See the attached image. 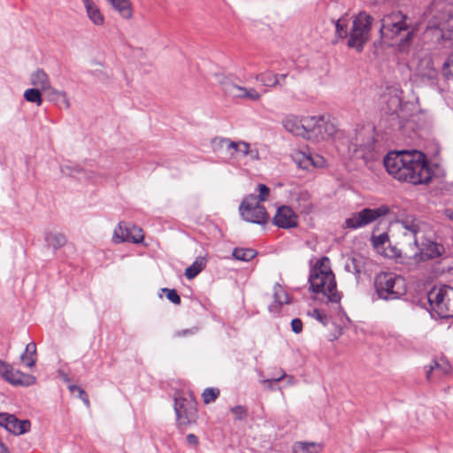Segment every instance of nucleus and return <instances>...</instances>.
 Listing matches in <instances>:
<instances>
[{"label":"nucleus","mask_w":453,"mask_h":453,"mask_svg":"<svg viewBox=\"0 0 453 453\" xmlns=\"http://www.w3.org/2000/svg\"><path fill=\"white\" fill-rule=\"evenodd\" d=\"M286 131L306 139L309 128L314 125V119L311 116L298 117L296 115H287L281 121Z\"/></svg>","instance_id":"obj_13"},{"label":"nucleus","mask_w":453,"mask_h":453,"mask_svg":"<svg viewBox=\"0 0 453 453\" xmlns=\"http://www.w3.org/2000/svg\"><path fill=\"white\" fill-rule=\"evenodd\" d=\"M417 75L424 81H433L436 79L437 71L434 66V61L430 56H425L418 61Z\"/></svg>","instance_id":"obj_20"},{"label":"nucleus","mask_w":453,"mask_h":453,"mask_svg":"<svg viewBox=\"0 0 453 453\" xmlns=\"http://www.w3.org/2000/svg\"><path fill=\"white\" fill-rule=\"evenodd\" d=\"M372 17L365 12H360L353 20L349 31L348 46L361 51L364 45L369 41Z\"/></svg>","instance_id":"obj_6"},{"label":"nucleus","mask_w":453,"mask_h":453,"mask_svg":"<svg viewBox=\"0 0 453 453\" xmlns=\"http://www.w3.org/2000/svg\"><path fill=\"white\" fill-rule=\"evenodd\" d=\"M0 426L14 435H20L30 430L31 423L27 419L19 420L12 414L1 412Z\"/></svg>","instance_id":"obj_17"},{"label":"nucleus","mask_w":453,"mask_h":453,"mask_svg":"<svg viewBox=\"0 0 453 453\" xmlns=\"http://www.w3.org/2000/svg\"><path fill=\"white\" fill-rule=\"evenodd\" d=\"M450 365L444 358L434 360L429 369L426 371V378L427 380H430L433 373H436L438 375L448 374L450 372Z\"/></svg>","instance_id":"obj_24"},{"label":"nucleus","mask_w":453,"mask_h":453,"mask_svg":"<svg viewBox=\"0 0 453 453\" xmlns=\"http://www.w3.org/2000/svg\"><path fill=\"white\" fill-rule=\"evenodd\" d=\"M44 93L49 101L55 104H62L66 109L70 107V102L65 91L58 90L50 85V88H47Z\"/></svg>","instance_id":"obj_23"},{"label":"nucleus","mask_w":453,"mask_h":453,"mask_svg":"<svg viewBox=\"0 0 453 453\" xmlns=\"http://www.w3.org/2000/svg\"><path fill=\"white\" fill-rule=\"evenodd\" d=\"M257 190L259 193L257 201H259V203H260V202H264V201L267 200L269 194H270V188L265 184H258Z\"/></svg>","instance_id":"obj_41"},{"label":"nucleus","mask_w":453,"mask_h":453,"mask_svg":"<svg viewBox=\"0 0 453 453\" xmlns=\"http://www.w3.org/2000/svg\"><path fill=\"white\" fill-rule=\"evenodd\" d=\"M431 309L439 317L453 318V288L448 285L434 286L427 294Z\"/></svg>","instance_id":"obj_5"},{"label":"nucleus","mask_w":453,"mask_h":453,"mask_svg":"<svg viewBox=\"0 0 453 453\" xmlns=\"http://www.w3.org/2000/svg\"><path fill=\"white\" fill-rule=\"evenodd\" d=\"M374 285L378 296L384 300L398 299L406 293L404 279L393 273H379Z\"/></svg>","instance_id":"obj_4"},{"label":"nucleus","mask_w":453,"mask_h":453,"mask_svg":"<svg viewBox=\"0 0 453 453\" xmlns=\"http://www.w3.org/2000/svg\"><path fill=\"white\" fill-rule=\"evenodd\" d=\"M112 242L116 244L122 242L141 243L142 242V228L130 226L125 222H120L114 228L112 234Z\"/></svg>","instance_id":"obj_15"},{"label":"nucleus","mask_w":453,"mask_h":453,"mask_svg":"<svg viewBox=\"0 0 453 453\" xmlns=\"http://www.w3.org/2000/svg\"><path fill=\"white\" fill-rule=\"evenodd\" d=\"M212 145L216 150H226L231 158H235L238 156L250 155L251 158H258L257 150H250V145L246 142H233L228 138H214Z\"/></svg>","instance_id":"obj_10"},{"label":"nucleus","mask_w":453,"mask_h":453,"mask_svg":"<svg viewBox=\"0 0 453 453\" xmlns=\"http://www.w3.org/2000/svg\"><path fill=\"white\" fill-rule=\"evenodd\" d=\"M187 442L191 446L196 447L198 445V438L195 434H189L187 435Z\"/></svg>","instance_id":"obj_46"},{"label":"nucleus","mask_w":453,"mask_h":453,"mask_svg":"<svg viewBox=\"0 0 453 453\" xmlns=\"http://www.w3.org/2000/svg\"><path fill=\"white\" fill-rule=\"evenodd\" d=\"M322 445L316 442L299 441L294 444V453H319L322 450Z\"/></svg>","instance_id":"obj_26"},{"label":"nucleus","mask_w":453,"mask_h":453,"mask_svg":"<svg viewBox=\"0 0 453 453\" xmlns=\"http://www.w3.org/2000/svg\"><path fill=\"white\" fill-rule=\"evenodd\" d=\"M79 388H81V387H79V386L73 385V384L68 385V389L70 390L71 393H74V392L78 393Z\"/></svg>","instance_id":"obj_52"},{"label":"nucleus","mask_w":453,"mask_h":453,"mask_svg":"<svg viewBox=\"0 0 453 453\" xmlns=\"http://www.w3.org/2000/svg\"><path fill=\"white\" fill-rule=\"evenodd\" d=\"M174 402V409L180 425L187 426L194 423L197 418V411L194 401L175 397Z\"/></svg>","instance_id":"obj_14"},{"label":"nucleus","mask_w":453,"mask_h":453,"mask_svg":"<svg viewBox=\"0 0 453 453\" xmlns=\"http://www.w3.org/2000/svg\"><path fill=\"white\" fill-rule=\"evenodd\" d=\"M384 165L395 179L413 185L428 184L434 174L426 156L416 150L391 151Z\"/></svg>","instance_id":"obj_1"},{"label":"nucleus","mask_w":453,"mask_h":453,"mask_svg":"<svg viewBox=\"0 0 453 453\" xmlns=\"http://www.w3.org/2000/svg\"><path fill=\"white\" fill-rule=\"evenodd\" d=\"M387 205H381L378 208H365L358 212L352 213L344 222V227L349 229H357L364 227L379 218L387 215L389 212Z\"/></svg>","instance_id":"obj_8"},{"label":"nucleus","mask_w":453,"mask_h":453,"mask_svg":"<svg viewBox=\"0 0 453 453\" xmlns=\"http://www.w3.org/2000/svg\"><path fill=\"white\" fill-rule=\"evenodd\" d=\"M78 396L79 398L84 403V404L88 407L89 406V399H88V396L87 395V393L85 392L84 389H82L81 388H79L78 390Z\"/></svg>","instance_id":"obj_44"},{"label":"nucleus","mask_w":453,"mask_h":453,"mask_svg":"<svg viewBox=\"0 0 453 453\" xmlns=\"http://www.w3.org/2000/svg\"><path fill=\"white\" fill-rule=\"evenodd\" d=\"M397 223L405 230L404 235H411L414 237V243L416 246L419 245V235L426 236L432 232L430 226L426 222L418 219L414 215H406L399 219Z\"/></svg>","instance_id":"obj_11"},{"label":"nucleus","mask_w":453,"mask_h":453,"mask_svg":"<svg viewBox=\"0 0 453 453\" xmlns=\"http://www.w3.org/2000/svg\"><path fill=\"white\" fill-rule=\"evenodd\" d=\"M162 291L165 294L166 298L174 304L180 303V297L175 289L163 288Z\"/></svg>","instance_id":"obj_40"},{"label":"nucleus","mask_w":453,"mask_h":453,"mask_svg":"<svg viewBox=\"0 0 453 453\" xmlns=\"http://www.w3.org/2000/svg\"><path fill=\"white\" fill-rule=\"evenodd\" d=\"M20 361L28 368L35 365L37 360L36 345L35 342H29L25 349V351L20 356Z\"/></svg>","instance_id":"obj_25"},{"label":"nucleus","mask_w":453,"mask_h":453,"mask_svg":"<svg viewBox=\"0 0 453 453\" xmlns=\"http://www.w3.org/2000/svg\"><path fill=\"white\" fill-rule=\"evenodd\" d=\"M273 223L278 227L284 229L296 227L298 225V217L290 207L282 205L278 208L273 217Z\"/></svg>","instance_id":"obj_18"},{"label":"nucleus","mask_w":453,"mask_h":453,"mask_svg":"<svg viewBox=\"0 0 453 453\" xmlns=\"http://www.w3.org/2000/svg\"><path fill=\"white\" fill-rule=\"evenodd\" d=\"M196 331H197V328L196 327H193V328H190V329H185V330L178 331V332H176L175 335L178 336V337L188 336V335L194 334Z\"/></svg>","instance_id":"obj_45"},{"label":"nucleus","mask_w":453,"mask_h":453,"mask_svg":"<svg viewBox=\"0 0 453 453\" xmlns=\"http://www.w3.org/2000/svg\"><path fill=\"white\" fill-rule=\"evenodd\" d=\"M292 331L296 334H300L303 330V322L299 319H294L291 321Z\"/></svg>","instance_id":"obj_43"},{"label":"nucleus","mask_w":453,"mask_h":453,"mask_svg":"<svg viewBox=\"0 0 453 453\" xmlns=\"http://www.w3.org/2000/svg\"><path fill=\"white\" fill-rule=\"evenodd\" d=\"M41 91L42 90L38 88H32L25 90L23 96L27 102L35 104L37 106H40L42 104Z\"/></svg>","instance_id":"obj_33"},{"label":"nucleus","mask_w":453,"mask_h":453,"mask_svg":"<svg viewBox=\"0 0 453 453\" xmlns=\"http://www.w3.org/2000/svg\"><path fill=\"white\" fill-rule=\"evenodd\" d=\"M114 10L123 18L129 19L132 16V10L128 0H107Z\"/></svg>","instance_id":"obj_27"},{"label":"nucleus","mask_w":453,"mask_h":453,"mask_svg":"<svg viewBox=\"0 0 453 453\" xmlns=\"http://www.w3.org/2000/svg\"><path fill=\"white\" fill-rule=\"evenodd\" d=\"M226 90L234 97L240 99H248L250 101H259L261 95L253 88H245L234 83H226Z\"/></svg>","instance_id":"obj_19"},{"label":"nucleus","mask_w":453,"mask_h":453,"mask_svg":"<svg viewBox=\"0 0 453 453\" xmlns=\"http://www.w3.org/2000/svg\"><path fill=\"white\" fill-rule=\"evenodd\" d=\"M295 160L302 169H308L309 166L312 165V157L311 155L298 153L296 154Z\"/></svg>","instance_id":"obj_35"},{"label":"nucleus","mask_w":453,"mask_h":453,"mask_svg":"<svg viewBox=\"0 0 453 453\" xmlns=\"http://www.w3.org/2000/svg\"><path fill=\"white\" fill-rule=\"evenodd\" d=\"M380 36L384 40H395L401 35L398 49L405 50L414 35V28L410 18L400 11L392 12L381 19Z\"/></svg>","instance_id":"obj_3"},{"label":"nucleus","mask_w":453,"mask_h":453,"mask_svg":"<svg viewBox=\"0 0 453 453\" xmlns=\"http://www.w3.org/2000/svg\"><path fill=\"white\" fill-rule=\"evenodd\" d=\"M87 16L89 20L96 26H103L104 23V17L102 14L97 4L92 1L84 5Z\"/></svg>","instance_id":"obj_22"},{"label":"nucleus","mask_w":453,"mask_h":453,"mask_svg":"<svg viewBox=\"0 0 453 453\" xmlns=\"http://www.w3.org/2000/svg\"><path fill=\"white\" fill-rule=\"evenodd\" d=\"M31 85L35 88H38L42 91H45L50 88V81L48 74L42 69H37L30 74L29 78Z\"/></svg>","instance_id":"obj_21"},{"label":"nucleus","mask_w":453,"mask_h":453,"mask_svg":"<svg viewBox=\"0 0 453 453\" xmlns=\"http://www.w3.org/2000/svg\"><path fill=\"white\" fill-rule=\"evenodd\" d=\"M206 261L203 257H198L190 266L186 268L185 276L188 280L196 277L205 267Z\"/></svg>","instance_id":"obj_28"},{"label":"nucleus","mask_w":453,"mask_h":453,"mask_svg":"<svg viewBox=\"0 0 453 453\" xmlns=\"http://www.w3.org/2000/svg\"><path fill=\"white\" fill-rule=\"evenodd\" d=\"M0 453H10L8 448L3 442L0 445Z\"/></svg>","instance_id":"obj_53"},{"label":"nucleus","mask_w":453,"mask_h":453,"mask_svg":"<svg viewBox=\"0 0 453 453\" xmlns=\"http://www.w3.org/2000/svg\"><path fill=\"white\" fill-rule=\"evenodd\" d=\"M334 24L336 35L340 38H345L348 35L347 22L344 19H339Z\"/></svg>","instance_id":"obj_38"},{"label":"nucleus","mask_w":453,"mask_h":453,"mask_svg":"<svg viewBox=\"0 0 453 453\" xmlns=\"http://www.w3.org/2000/svg\"><path fill=\"white\" fill-rule=\"evenodd\" d=\"M324 164L323 157L319 156L312 157V165L315 167H321Z\"/></svg>","instance_id":"obj_47"},{"label":"nucleus","mask_w":453,"mask_h":453,"mask_svg":"<svg viewBox=\"0 0 453 453\" xmlns=\"http://www.w3.org/2000/svg\"><path fill=\"white\" fill-rule=\"evenodd\" d=\"M0 377L14 386H31L36 381L35 376L15 370L10 364L0 360Z\"/></svg>","instance_id":"obj_12"},{"label":"nucleus","mask_w":453,"mask_h":453,"mask_svg":"<svg viewBox=\"0 0 453 453\" xmlns=\"http://www.w3.org/2000/svg\"><path fill=\"white\" fill-rule=\"evenodd\" d=\"M311 119H314V125L309 128L307 140L321 142L337 140L342 136V133L328 118L323 115H314L311 116Z\"/></svg>","instance_id":"obj_7"},{"label":"nucleus","mask_w":453,"mask_h":453,"mask_svg":"<svg viewBox=\"0 0 453 453\" xmlns=\"http://www.w3.org/2000/svg\"><path fill=\"white\" fill-rule=\"evenodd\" d=\"M373 246L380 251V249H384L386 244H389V238L387 234H380L377 236L372 237Z\"/></svg>","instance_id":"obj_36"},{"label":"nucleus","mask_w":453,"mask_h":453,"mask_svg":"<svg viewBox=\"0 0 453 453\" xmlns=\"http://www.w3.org/2000/svg\"><path fill=\"white\" fill-rule=\"evenodd\" d=\"M92 1L93 0H82L84 5L87 4L88 3L92 2Z\"/></svg>","instance_id":"obj_55"},{"label":"nucleus","mask_w":453,"mask_h":453,"mask_svg":"<svg viewBox=\"0 0 453 453\" xmlns=\"http://www.w3.org/2000/svg\"><path fill=\"white\" fill-rule=\"evenodd\" d=\"M285 376H286L285 372H282L279 377L266 380L265 381L266 382H271V381L278 382V381H280Z\"/></svg>","instance_id":"obj_48"},{"label":"nucleus","mask_w":453,"mask_h":453,"mask_svg":"<svg viewBox=\"0 0 453 453\" xmlns=\"http://www.w3.org/2000/svg\"><path fill=\"white\" fill-rule=\"evenodd\" d=\"M231 412L234 415V418L237 420H242L248 417V409L242 405H237L231 408Z\"/></svg>","instance_id":"obj_39"},{"label":"nucleus","mask_w":453,"mask_h":453,"mask_svg":"<svg viewBox=\"0 0 453 453\" xmlns=\"http://www.w3.org/2000/svg\"><path fill=\"white\" fill-rule=\"evenodd\" d=\"M257 254L253 249L235 248L232 255L236 260L248 262L253 259Z\"/></svg>","instance_id":"obj_31"},{"label":"nucleus","mask_w":453,"mask_h":453,"mask_svg":"<svg viewBox=\"0 0 453 453\" xmlns=\"http://www.w3.org/2000/svg\"><path fill=\"white\" fill-rule=\"evenodd\" d=\"M79 388H81V387H79V386L73 385V384L68 385V389L70 390L71 393H74V392L78 393Z\"/></svg>","instance_id":"obj_51"},{"label":"nucleus","mask_w":453,"mask_h":453,"mask_svg":"<svg viewBox=\"0 0 453 453\" xmlns=\"http://www.w3.org/2000/svg\"><path fill=\"white\" fill-rule=\"evenodd\" d=\"M240 213L246 221L255 224H265L268 219L265 208L257 201V196L250 195L245 197L240 205Z\"/></svg>","instance_id":"obj_9"},{"label":"nucleus","mask_w":453,"mask_h":453,"mask_svg":"<svg viewBox=\"0 0 453 453\" xmlns=\"http://www.w3.org/2000/svg\"><path fill=\"white\" fill-rule=\"evenodd\" d=\"M449 218L453 220V211L450 212Z\"/></svg>","instance_id":"obj_56"},{"label":"nucleus","mask_w":453,"mask_h":453,"mask_svg":"<svg viewBox=\"0 0 453 453\" xmlns=\"http://www.w3.org/2000/svg\"><path fill=\"white\" fill-rule=\"evenodd\" d=\"M427 236H420L419 245L417 246L419 251L414 256L418 262L439 257L445 250L441 244L432 242Z\"/></svg>","instance_id":"obj_16"},{"label":"nucleus","mask_w":453,"mask_h":453,"mask_svg":"<svg viewBox=\"0 0 453 453\" xmlns=\"http://www.w3.org/2000/svg\"><path fill=\"white\" fill-rule=\"evenodd\" d=\"M59 375H60V377L62 378V380L64 381L68 382V383L71 381V380L68 377V375L66 373H65L64 372L59 371Z\"/></svg>","instance_id":"obj_50"},{"label":"nucleus","mask_w":453,"mask_h":453,"mask_svg":"<svg viewBox=\"0 0 453 453\" xmlns=\"http://www.w3.org/2000/svg\"><path fill=\"white\" fill-rule=\"evenodd\" d=\"M453 65V55L449 56L448 59L443 64V68H448L449 66Z\"/></svg>","instance_id":"obj_49"},{"label":"nucleus","mask_w":453,"mask_h":453,"mask_svg":"<svg viewBox=\"0 0 453 453\" xmlns=\"http://www.w3.org/2000/svg\"><path fill=\"white\" fill-rule=\"evenodd\" d=\"M45 240L49 246L54 250H58L66 243V238L63 234L60 233H49L47 234Z\"/></svg>","instance_id":"obj_30"},{"label":"nucleus","mask_w":453,"mask_h":453,"mask_svg":"<svg viewBox=\"0 0 453 453\" xmlns=\"http://www.w3.org/2000/svg\"><path fill=\"white\" fill-rule=\"evenodd\" d=\"M278 77H279V80H280H280H284V79H286L287 74H286V73H283V74H280V76L278 75Z\"/></svg>","instance_id":"obj_54"},{"label":"nucleus","mask_w":453,"mask_h":453,"mask_svg":"<svg viewBox=\"0 0 453 453\" xmlns=\"http://www.w3.org/2000/svg\"><path fill=\"white\" fill-rule=\"evenodd\" d=\"M219 389H216V388H206L203 392V402L205 403H212L216 400V398L219 396Z\"/></svg>","instance_id":"obj_37"},{"label":"nucleus","mask_w":453,"mask_h":453,"mask_svg":"<svg viewBox=\"0 0 453 453\" xmlns=\"http://www.w3.org/2000/svg\"><path fill=\"white\" fill-rule=\"evenodd\" d=\"M256 80L266 87H275L280 84L278 75L270 71L257 74Z\"/></svg>","instance_id":"obj_29"},{"label":"nucleus","mask_w":453,"mask_h":453,"mask_svg":"<svg viewBox=\"0 0 453 453\" xmlns=\"http://www.w3.org/2000/svg\"><path fill=\"white\" fill-rule=\"evenodd\" d=\"M311 289L314 293H322L328 302L340 303L342 296L337 290L335 277L331 270L330 260L326 257L319 258L311 269L309 277Z\"/></svg>","instance_id":"obj_2"},{"label":"nucleus","mask_w":453,"mask_h":453,"mask_svg":"<svg viewBox=\"0 0 453 453\" xmlns=\"http://www.w3.org/2000/svg\"><path fill=\"white\" fill-rule=\"evenodd\" d=\"M307 314L320 322L323 326H326L330 321V317L319 309L309 311Z\"/></svg>","instance_id":"obj_34"},{"label":"nucleus","mask_w":453,"mask_h":453,"mask_svg":"<svg viewBox=\"0 0 453 453\" xmlns=\"http://www.w3.org/2000/svg\"><path fill=\"white\" fill-rule=\"evenodd\" d=\"M345 269L350 273H353L357 276V278L359 277L360 273L363 271V261L362 257H354L350 259H349L345 264Z\"/></svg>","instance_id":"obj_32"},{"label":"nucleus","mask_w":453,"mask_h":453,"mask_svg":"<svg viewBox=\"0 0 453 453\" xmlns=\"http://www.w3.org/2000/svg\"><path fill=\"white\" fill-rule=\"evenodd\" d=\"M274 296H275V300L280 304L289 303L287 294L280 288V287H278L277 289L275 290Z\"/></svg>","instance_id":"obj_42"}]
</instances>
